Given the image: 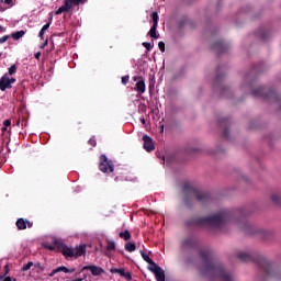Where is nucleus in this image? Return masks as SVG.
Listing matches in <instances>:
<instances>
[{
	"mask_svg": "<svg viewBox=\"0 0 281 281\" xmlns=\"http://www.w3.org/2000/svg\"><path fill=\"white\" fill-rule=\"evenodd\" d=\"M240 262H255L263 276L259 279L260 281L267 280V278H273L274 281H281V270L276 267L267 257L259 252H245L239 251L237 254Z\"/></svg>",
	"mask_w": 281,
	"mask_h": 281,
	"instance_id": "nucleus-1",
	"label": "nucleus"
},
{
	"mask_svg": "<svg viewBox=\"0 0 281 281\" xmlns=\"http://www.w3.org/2000/svg\"><path fill=\"white\" fill-rule=\"evenodd\" d=\"M182 192L184 193L186 207H194V201H199L200 205H207L212 201L210 192L201 191L189 183L183 184Z\"/></svg>",
	"mask_w": 281,
	"mask_h": 281,
	"instance_id": "nucleus-2",
	"label": "nucleus"
},
{
	"mask_svg": "<svg viewBox=\"0 0 281 281\" xmlns=\"http://www.w3.org/2000/svg\"><path fill=\"white\" fill-rule=\"evenodd\" d=\"M241 217L236 220L237 226L241 232L248 234L249 236H259L262 240H271L273 238V232L266 231L256 226L248 224L247 220H245V212H240Z\"/></svg>",
	"mask_w": 281,
	"mask_h": 281,
	"instance_id": "nucleus-3",
	"label": "nucleus"
},
{
	"mask_svg": "<svg viewBox=\"0 0 281 281\" xmlns=\"http://www.w3.org/2000/svg\"><path fill=\"white\" fill-rule=\"evenodd\" d=\"M231 221H233V216H232V213L227 211H220L218 213L213 214L212 215L213 234L214 232H216V229H221V232H223V227H225V225H227V223H229Z\"/></svg>",
	"mask_w": 281,
	"mask_h": 281,
	"instance_id": "nucleus-4",
	"label": "nucleus"
},
{
	"mask_svg": "<svg viewBox=\"0 0 281 281\" xmlns=\"http://www.w3.org/2000/svg\"><path fill=\"white\" fill-rule=\"evenodd\" d=\"M251 94L254 98H263L265 100H273L281 109V97L278 92L271 88L261 87L252 90Z\"/></svg>",
	"mask_w": 281,
	"mask_h": 281,
	"instance_id": "nucleus-5",
	"label": "nucleus"
},
{
	"mask_svg": "<svg viewBox=\"0 0 281 281\" xmlns=\"http://www.w3.org/2000/svg\"><path fill=\"white\" fill-rule=\"evenodd\" d=\"M212 278H213V281L216 280V278H218L220 281H234V278L232 277V274L225 271L223 263H221L214 258L212 263Z\"/></svg>",
	"mask_w": 281,
	"mask_h": 281,
	"instance_id": "nucleus-6",
	"label": "nucleus"
},
{
	"mask_svg": "<svg viewBox=\"0 0 281 281\" xmlns=\"http://www.w3.org/2000/svg\"><path fill=\"white\" fill-rule=\"evenodd\" d=\"M212 226V215L205 217L194 216L184 221V227L188 229H194V227H211Z\"/></svg>",
	"mask_w": 281,
	"mask_h": 281,
	"instance_id": "nucleus-7",
	"label": "nucleus"
},
{
	"mask_svg": "<svg viewBox=\"0 0 281 281\" xmlns=\"http://www.w3.org/2000/svg\"><path fill=\"white\" fill-rule=\"evenodd\" d=\"M200 258L203 261L200 273L203 278H210L212 276V252L210 250H201Z\"/></svg>",
	"mask_w": 281,
	"mask_h": 281,
	"instance_id": "nucleus-8",
	"label": "nucleus"
},
{
	"mask_svg": "<svg viewBox=\"0 0 281 281\" xmlns=\"http://www.w3.org/2000/svg\"><path fill=\"white\" fill-rule=\"evenodd\" d=\"M140 256H142L143 260H145V262H147V265L151 266L149 268V270L154 272L156 280L157 281H166V272L164 271V269H161V267L156 265L153 261V259L144 250H140Z\"/></svg>",
	"mask_w": 281,
	"mask_h": 281,
	"instance_id": "nucleus-9",
	"label": "nucleus"
},
{
	"mask_svg": "<svg viewBox=\"0 0 281 281\" xmlns=\"http://www.w3.org/2000/svg\"><path fill=\"white\" fill-rule=\"evenodd\" d=\"M223 80H225V70H223V67H218L213 81V89L214 91H218L221 95H227V93H229V88L223 86Z\"/></svg>",
	"mask_w": 281,
	"mask_h": 281,
	"instance_id": "nucleus-10",
	"label": "nucleus"
},
{
	"mask_svg": "<svg viewBox=\"0 0 281 281\" xmlns=\"http://www.w3.org/2000/svg\"><path fill=\"white\" fill-rule=\"evenodd\" d=\"M99 169L104 175H111L113 170H115V165H113V160H110L106 155L100 156Z\"/></svg>",
	"mask_w": 281,
	"mask_h": 281,
	"instance_id": "nucleus-11",
	"label": "nucleus"
},
{
	"mask_svg": "<svg viewBox=\"0 0 281 281\" xmlns=\"http://www.w3.org/2000/svg\"><path fill=\"white\" fill-rule=\"evenodd\" d=\"M229 49V45H227L223 40H217L213 42L212 50L216 56H223V54H227Z\"/></svg>",
	"mask_w": 281,
	"mask_h": 281,
	"instance_id": "nucleus-12",
	"label": "nucleus"
},
{
	"mask_svg": "<svg viewBox=\"0 0 281 281\" xmlns=\"http://www.w3.org/2000/svg\"><path fill=\"white\" fill-rule=\"evenodd\" d=\"M82 0H65L64 5L59 7V9L55 12V14H63V12H69L74 7L80 5Z\"/></svg>",
	"mask_w": 281,
	"mask_h": 281,
	"instance_id": "nucleus-13",
	"label": "nucleus"
},
{
	"mask_svg": "<svg viewBox=\"0 0 281 281\" xmlns=\"http://www.w3.org/2000/svg\"><path fill=\"white\" fill-rule=\"evenodd\" d=\"M151 20H153V25L148 32L150 38H159V35H157V25L159 24V14L154 11L151 12Z\"/></svg>",
	"mask_w": 281,
	"mask_h": 281,
	"instance_id": "nucleus-14",
	"label": "nucleus"
},
{
	"mask_svg": "<svg viewBox=\"0 0 281 281\" xmlns=\"http://www.w3.org/2000/svg\"><path fill=\"white\" fill-rule=\"evenodd\" d=\"M218 125L223 130V138L224 139H229V126H232V121L229 119H221L218 121Z\"/></svg>",
	"mask_w": 281,
	"mask_h": 281,
	"instance_id": "nucleus-15",
	"label": "nucleus"
},
{
	"mask_svg": "<svg viewBox=\"0 0 281 281\" xmlns=\"http://www.w3.org/2000/svg\"><path fill=\"white\" fill-rule=\"evenodd\" d=\"M198 241L193 236L184 238L181 243L182 249H196Z\"/></svg>",
	"mask_w": 281,
	"mask_h": 281,
	"instance_id": "nucleus-16",
	"label": "nucleus"
},
{
	"mask_svg": "<svg viewBox=\"0 0 281 281\" xmlns=\"http://www.w3.org/2000/svg\"><path fill=\"white\" fill-rule=\"evenodd\" d=\"M143 148H145L147 153H153V150H155V143L153 142V138H150V136L145 134L143 136Z\"/></svg>",
	"mask_w": 281,
	"mask_h": 281,
	"instance_id": "nucleus-17",
	"label": "nucleus"
},
{
	"mask_svg": "<svg viewBox=\"0 0 281 281\" xmlns=\"http://www.w3.org/2000/svg\"><path fill=\"white\" fill-rule=\"evenodd\" d=\"M82 271H91L92 276H102L104 273V269L93 265L85 266Z\"/></svg>",
	"mask_w": 281,
	"mask_h": 281,
	"instance_id": "nucleus-18",
	"label": "nucleus"
},
{
	"mask_svg": "<svg viewBox=\"0 0 281 281\" xmlns=\"http://www.w3.org/2000/svg\"><path fill=\"white\" fill-rule=\"evenodd\" d=\"M7 89H12V86L10 85V77H8V74H4L0 78V91H5Z\"/></svg>",
	"mask_w": 281,
	"mask_h": 281,
	"instance_id": "nucleus-19",
	"label": "nucleus"
},
{
	"mask_svg": "<svg viewBox=\"0 0 281 281\" xmlns=\"http://www.w3.org/2000/svg\"><path fill=\"white\" fill-rule=\"evenodd\" d=\"M53 272L56 273H76V268H67L65 266H59L56 269L53 270Z\"/></svg>",
	"mask_w": 281,
	"mask_h": 281,
	"instance_id": "nucleus-20",
	"label": "nucleus"
},
{
	"mask_svg": "<svg viewBox=\"0 0 281 281\" xmlns=\"http://www.w3.org/2000/svg\"><path fill=\"white\" fill-rule=\"evenodd\" d=\"M87 254V246L80 245L75 248V257L80 258V256H85Z\"/></svg>",
	"mask_w": 281,
	"mask_h": 281,
	"instance_id": "nucleus-21",
	"label": "nucleus"
},
{
	"mask_svg": "<svg viewBox=\"0 0 281 281\" xmlns=\"http://www.w3.org/2000/svg\"><path fill=\"white\" fill-rule=\"evenodd\" d=\"M135 91L138 93H146V82H144V79L136 82Z\"/></svg>",
	"mask_w": 281,
	"mask_h": 281,
	"instance_id": "nucleus-22",
	"label": "nucleus"
},
{
	"mask_svg": "<svg viewBox=\"0 0 281 281\" xmlns=\"http://www.w3.org/2000/svg\"><path fill=\"white\" fill-rule=\"evenodd\" d=\"M63 256H65V258H74L75 255V250L68 246H65L61 250Z\"/></svg>",
	"mask_w": 281,
	"mask_h": 281,
	"instance_id": "nucleus-23",
	"label": "nucleus"
},
{
	"mask_svg": "<svg viewBox=\"0 0 281 281\" xmlns=\"http://www.w3.org/2000/svg\"><path fill=\"white\" fill-rule=\"evenodd\" d=\"M15 225L18 229H27V221H25L23 217L18 218Z\"/></svg>",
	"mask_w": 281,
	"mask_h": 281,
	"instance_id": "nucleus-24",
	"label": "nucleus"
},
{
	"mask_svg": "<svg viewBox=\"0 0 281 281\" xmlns=\"http://www.w3.org/2000/svg\"><path fill=\"white\" fill-rule=\"evenodd\" d=\"M135 249H137V246L135 245V243L127 241L125 244V251H128L130 254H133V251H135Z\"/></svg>",
	"mask_w": 281,
	"mask_h": 281,
	"instance_id": "nucleus-25",
	"label": "nucleus"
},
{
	"mask_svg": "<svg viewBox=\"0 0 281 281\" xmlns=\"http://www.w3.org/2000/svg\"><path fill=\"white\" fill-rule=\"evenodd\" d=\"M11 36L14 41H19L20 38H23V36H25V31H18L15 33H12Z\"/></svg>",
	"mask_w": 281,
	"mask_h": 281,
	"instance_id": "nucleus-26",
	"label": "nucleus"
},
{
	"mask_svg": "<svg viewBox=\"0 0 281 281\" xmlns=\"http://www.w3.org/2000/svg\"><path fill=\"white\" fill-rule=\"evenodd\" d=\"M120 238H122L123 240H131V232H128V229H125L124 232H121L119 234Z\"/></svg>",
	"mask_w": 281,
	"mask_h": 281,
	"instance_id": "nucleus-27",
	"label": "nucleus"
},
{
	"mask_svg": "<svg viewBox=\"0 0 281 281\" xmlns=\"http://www.w3.org/2000/svg\"><path fill=\"white\" fill-rule=\"evenodd\" d=\"M271 201L274 205H281V196L278 193L271 195Z\"/></svg>",
	"mask_w": 281,
	"mask_h": 281,
	"instance_id": "nucleus-28",
	"label": "nucleus"
},
{
	"mask_svg": "<svg viewBox=\"0 0 281 281\" xmlns=\"http://www.w3.org/2000/svg\"><path fill=\"white\" fill-rule=\"evenodd\" d=\"M106 244H108V246H106V250H108V251H113V250H115V241H113V240H106Z\"/></svg>",
	"mask_w": 281,
	"mask_h": 281,
	"instance_id": "nucleus-29",
	"label": "nucleus"
},
{
	"mask_svg": "<svg viewBox=\"0 0 281 281\" xmlns=\"http://www.w3.org/2000/svg\"><path fill=\"white\" fill-rule=\"evenodd\" d=\"M32 267H34V262L29 261L27 263H25V265L22 267L21 271H30V269H32Z\"/></svg>",
	"mask_w": 281,
	"mask_h": 281,
	"instance_id": "nucleus-30",
	"label": "nucleus"
},
{
	"mask_svg": "<svg viewBox=\"0 0 281 281\" xmlns=\"http://www.w3.org/2000/svg\"><path fill=\"white\" fill-rule=\"evenodd\" d=\"M8 74H9V76H14V74H16V65L15 64H13L9 67Z\"/></svg>",
	"mask_w": 281,
	"mask_h": 281,
	"instance_id": "nucleus-31",
	"label": "nucleus"
},
{
	"mask_svg": "<svg viewBox=\"0 0 281 281\" xmlns=\"http://www.w3.org/2000/svg\"><path fill=\"white\" fill-rule=\"evenodd\" d=\"M164 162L167 164V166H170V164H172V161L175 160V158L172 156H167L164 157Z\"/></svg>",
	"mask_w": 281,
	"mask_h": 281,
	"instance_id": "nucleus-32",
	"label": "nucleus"
},
{
	"mask_svg": "<svg viewBox=\"0 0 281 281\" xmlns=\"http://www.w3.org/2000/svg\"><path fill=\"white\" fill-rule=\"evenodd\" d=\"M121 278H125V280L127 281L133 280V276L131 274V272H126V270L123 272V276Z\"/></svg>",
	"mask_w": 281,
	"mask_h": 281,
	"instance_id": "nucleus-33",
	"label": "nucleus"
},
{
	"mask_svg": "<svg viewBox=\"0 0 281 281\" xmlns=\"http://www.w3.org/2000/svg\"><path fill=\"white\" fill-rule=\"evenodd\" d=\"M0 281H16V278L0 276Z\"/></svg>",
	"mask_w": 281,
	"mask_h": 281,
	"instance_id": "nucleus-34",
	"label": "nucleus"
},
{
	"mask_svg": "<svg viewBox=\"0 0 281 281\" xmlns=\"http://www.w3.org/2000/svg\"><path fill=\"white\" fill-rule=\"evenodd\" d=\"M10 40V35H4L0 37V44L3 45V43H7Z\"/></svg>",
	"mask_w": 281,
	"mask_h": 281,
	"instance_id": "nucleus-35",
	"label": "nucleus"
},
{
	"mask_svg": "<svg viewBox=\"0 0 281 281\" xmlns=\"http://www.w3.org/2000/svg\"><path fill=\"white\" fill-rule=\"evenodd\" d=\"M158 47H159L160 52H162V53L166 52V43L159 42Z\"/></svg>",
	"mask_w": 281,
	"mask_h": 281,
	"instance_id": "nucleus-36",
	"label": "nucleus"
},
{
	"mask_svg": "<svg viewBox=\"0 0 281 281\" xmlns=\"http://www.w3.org/2000/svg\"><path fill=\"white\" fill-rule=\"evenodd\" d=\"M143 47H145L147 49V52H150V49H153V46L148 42H144Z\"/></svg>",
	"mask_w": 281,
	"mask_h": 281,
	"instance_id": "nucleus-37",
	"label": "nucleus"
},
{
	"mask_svg": "<svg viewBox=\"0 0 281 281\" xmlns=\"http://www.w3.org/2000/svg\"><path fill=\"white\" fill-rule=\"evenodd\" d=\"M49 25H52V18L50 21L42 27L43 32H47V30H49Z\"/></svg>",
	"mask_w": 281,
	"mask_h": 281,
	"instance_id": "nucleus-38",
	"label": "nucleus"
},
{
	"mask_svg": "<svg viewBox=\"0 0 281 281\" xmlns=\"http://www.w3.org/2000/svg\"><path fill=\"white\" fill-rule=\"evenodd\" d=\"M88 144H90V146H92L93 148H95V146H98V143L94 140V138H90L88 140Z\"/></svg>",
	"mask_w": 281,
	"mask_h": 281,
	"instance_id": "nucleus-39",
	"label": "nucleus"
},
{
	"mask_svg": "<svg viewBox=\"0 0 281 281\" xmlns=\"http://www.w3.org/2000/svg\"><path fill=\"white\" fill-rule=\"evenodd\" d=\"M130 79H131V77H128V76H123V77H122V85H127Z\"/></svg>",
	"mask_w": 281,
	"mask_h": 281,
	"instance_id": "nucleus-40",
	"label": "nucleus"
},
{
	"mask_svg": "<svg viewBox=\"0 0 281 281\" xmlns=\"http://www.w3.org/2000/svg\"><path fill=\"white\" fill-rule=\"evenodd\" d=\"M12 125V121L10 119H7L4 122H3V126L8 127V126H11Z\"/></svg>",
	"mask_w": 281,
	"mask_h": 281,
	"instance_id": "nucleus-41",
	"label": "nucleus"
},
{
	"mask_svg": "<svg viewBox=\"0 0 281 281\" xmlns=\"http://www.w3.org/2000/svg\"><path fill=\"white\" fill-rule=\"evenodd\" d=\"M268 38H269V33H262L261 34V40L262 41H268Z\"/></svg>",
	"mask_w": 281,
	"mask_h": 281,
	"instance_id": "nucleus-42",
	"label": "nucleus"
},
{
	"mask_svg": "<svg viewBox=\"0 0 281 281\" xmlns=\"http://www.w3.org/2000/svg\"><path fill=\"white\" fill-rule=\"evenodd\" d=\"M110 273H120V268H111Z\"/></svg>",
	"mask_w": 281,
	"mask_h": 281,
	"instance_id": "nucleus-43",
	"label": "nucleus"
},
{
	"mask_svg": "<svg viewBox=\"0 0 281 281\" xmlns=\"http://www.w3.org/2000/svg\"><path fill=\"white\" fill-rule=\"evenodd\" d=\"M14 82H16V78L12 77L9 78V85L12 87V85H14Z\"/></svg>",
	"mask_w": 281,
	"mask_h": 281,
	"instance_id": "nucleus-44",
	"label": "nucleus"
},
{
	"mask_svg": "<svg viewBox=\"0 0 281 281\" xmlns=\"http://www.w3.org/2000/svg\"><path fill=\"white\" fill-rule=\"evenodd\" d=\"M40 38H42V41L45 38V31H43V29L40 31V34H38Z\"/></svg>",
	"mask_w": 281,
	"mask_h": 281,
	"instance_id": "nucleus-45",
	"label": "nucleus"
},
{
	"mask_svg": "<svg viewBox=\"0 0 281 281\" xmlns=\"http://www.w3.org/2000/svg\"><path fill=\"white\" fill-rule=\"evenodd\" d=\"M8 273H10V268L8 266H4V274H2V276H4V278H5V276H8Z\"/></svg>",
	"mask_w": 281,
	"mask_h": 281,
	"instance_id": "nucleus-46",
	"label": "nucleus"
},
{
	"mask_svg": "<svg viewBox=\"0 0 281 281\" xmlns=\"http://www.w3.org/2000/svg\"><path fill=\"white\" fill-rule=\"evenodd\" d=\"M34 56H35L36 60H41V52L35 53Z\"/></svg>",
	"mask_w": 281,
	"mask_h": 281,
	"instance_id": "nucleus-47",
	"label": "nucleus"
},
{
	"mask_svg": "<svg viewBox=\"0 0 281 281\" xmlns=\"http://www.w3.org/2000/svg\"><path fill=\"white\" fill-rule=\"evenodd\" d=\"M33 225H34V223L26 221V227L31 228V227H33Z\"/></svg>",
	"mask_w": 281,
	"mask_h": 281,
	"instance_id": "nucleus-48",
	"label": "nucleus"
},
{
	"mask_svg": "<svg viewBox=\"0 0 281 281\" xmlns=\"http://www.w3.org/2000/svg\"><path fill=\"white\" fill-rule=\"evenodd\" d=\"M124 268H120V270H119V276H121V278H122V276H124Z\"/></svg>",
	"mask_w": 281,
	"mask_h": 281,
	"instance_id": "nucleus-49",
	"label": "nucleus"
},
{
	"mask_svg": "<svg viewBox=\"0 0 281 281\" xmlns=\"http://www.w3.org/2000/svg\"><path fill=\"white\" fill-rule=\"evenodd\" d=\"M2 3H5L7 5H10V3H12V0H1Z\"/></svg>",
	"mask_w": 281,
	"mask_h": 281,
	"instance_id": "nucleus-50",
	"label": "nucleus"
},
{
	"mask_svg": "<svg viewBox=\"0 0 281 281\" xmlns=\"http://www.w3.org/2000/svg\"><path fill=\"white\" fill-rule=\"evenodd\" d=\"M54 245H55V247H60V241H58V239H55Z\"/></svg>",
	"mask_w": 281,
	"mask_h": 281,
	"instance_id": "nucleus-51",
	"label": "nucleus"
},
{
	"mask_svg": "<svg viewBox=\"0 0 281 281\" xmlns=\"http://www.w3.org/2000/svg\"><path fill=\"white\" fill-rule=\"evenodd\" d=\"M47 43H48V40H45L44 44L41 46V49H43L44 47H47Z\"/></svg>",
	"mask_w": 281,
	"mask_h": 281,
	"instance_id": "nucleus-52",
	"label": "nucleus"
},
{
	"mask_svg": "<svg viewBox=\"0 0 281 281\" xmlns=\"http://www.w3.org/2000/svg\"><path fill=\"white\" fill-rule=\"evenodd\" d=\"M133 80H134V82H137V80L139 81V80H143V78L142 77H133Z\"/></svg>",
	"mask_w": 281,
	"mask_h": 281,
	"instance_id": "nucleus-53",
	"label": "nucleus"
},
{
	"mask_svg": "<svg viewBox=\"0 0 281 281\" xmlns=\"http://www.w3.org/2000/svg\"><path fill=\"white\" fill-rule=\"evenodd\" d=\"M35 267H37V269H41L42 271L45 269L43 266H41V263H36Z\"/></svg>",
	"mask_w": 281,
	"mask_h": 281,
	"instance_id": "nucleus-54",
	"label": "nucleus"
},
{
	"mask_svg": "<svg viewBox=\"0 0 281 281\" xmlns=\"http://www.w3.org/2000/svg\"><path fill=\"white\" fill-rule=\"evenodd\" d=\"M140 123H142L143 125H145V124H146V119L142 117V119H140Z\"/></svg>",
	"mask_w": 281,
	"mask_h": 281,
	"instance_id": "nucleus-55",
	"label": "nucleus"
},
{
	"mask_svg": "<svg viewBox=\"0 0 281 281\" xmlns=\"http://www.w3.org/2000/svg\"><path fill=\"white\" fill-rule=\"evenodd\" d=\"M48 276H49V278H54V276H56V274H55V272L53 270Z\"/></svg>",
	"mask_w": 281,
	"mask_h": 281,
	"instance_id": "nucleus-56",
	"label": "nucleus"
},
{
	"mask_svg": "<svg viewBox=\"0 0 281 281\" xmlns=\"http://www.w3.org/2000/svg\"><path fill=\"white\" fill-rule=\"evenodd\" d=\"M47 249H49L50 251H54V246H47Z\"/></svg>",
	"mask_w": 281,
	"mask_h": 281,
	"instance_id": "nucleus-57",
	"label": "nucleus"
},
{
	"mask_svg": "<svg viewBox=\"0 0 281 281\" xmlns=\"http://www.w3.org/2000/svg\"><path fill=\"white\" fill-rule=\"evenodd\" d=\"M5 131H8V127H2V132L5 133Z\"/></svg>",
	"mask_w": 281,
	"mask_h": 281,
	"instance_id": "nucleus-58",
	"label": "nucleus"
},
{
	"mask_svg": "<svg viewBox=\"0 0 281 281\" xmlns=\"http://www.w3.org/2000/svg\"><path fill=\"white\" fill-rule=\"evenodd\" d=\"M161 133H164V125L161 126Z\"/></svg>",
	"mask_w": 281,
	"mask_h": 281,
	"instance_id": "nucleus-59",
	"label": "nucleus"
},
{
	"mask_svg": "<svg viewBox=\"0 0 281 281\" xmlns=\"http://www.w3.org/2000/svg\"><path fill=\"white\" fill-rule=\"evenodd\" d=\"M76 276H80V272H76Z\"/></svg>",
	"mask_w": 281,
	"mask_h": 281,
	"instance_id": "nucleus-60",
	"label": "nucleus"
},
{
	"mask_svg": "<svg viewBox=\"0 0 281 281\" xmlns=\"http://www.w3.org/2000/svg\"><path fill=\"white\" fill-rule=\"evenodd\" d=\"M193 153H196V149H193Z\"/></svg>",
	"mask_w": 281,
	"mask_h": 281,
	"instance_id": "nucleus-61",
	"label": "nucleus"
},
{
	"mask_svg": "<svg viewBox=\"0 0 281 281\" xmlns=\"http://www.w3.org/2000/svg\"><path fill=\"white\" fill-rule=\"evenodd\" d=\"M82 271H85V270L81 269V270H80V273H82Z\"/></svg>",
	"mask_w": 281,
	"mask_h": 281,
	"instance_id": "nucleus-62",
	"label": "nucleus"
},
{
	"mask_svg": "<svg viewBox=\"0 0 281 281\" xmlns=\"http://www.w3.org/2000/svg\"><path fill=\"white\" fill-rule=\"evenodd\" d=\"M2 29V26H0V30Z\"/></svg>",
	"mask_w": 281,
	"mask_h": 281,
	"instance_id": "nucleus-63",
	"label": "nucleus"
}]
</instances>
